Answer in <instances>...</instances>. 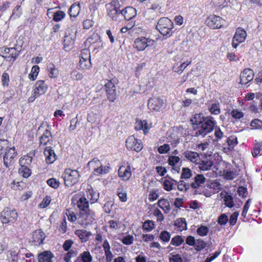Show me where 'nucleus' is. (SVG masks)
I'll list each match as a JSON object with an SVG mask.
<instances>
[{
    "mask_svg": "<svg viewBox=\"0 0 262 262\" xmlns=\"http://www.w3.org/2000/svg\"><path fill=\"white\" fill-rule=\"evenodd\" d=\"M215 124L216 122L212 120L211 117L206 118L205 120L198 127L195 136H205L207 134L213 130Z\"/></svg>",
    "mask_w": 262,
    "mask_h": 262,
    "instance_id": "f257e3e1",
    "label": "nucleus"
},
{
    "mask_svg": "<svg viewBox=\"0 0 262 262\" xmlns=\"http://www.w3.org/2000/svg\"><path fill=\"white\" fill-rule=\"evenodd\" d=\"M173 28L172 21L167 17L160 18L156 26L157 29L164 36L170 37L171 34V30Z\"/></svg>",
    "mask_w": 262,
    "mask_h": 262,
    "instance_id": "f03ea898",
    "label": "nucleus"
},
{
    "mask_svg": "<svg viewBox=\"0 0 262 262\" xmlns=\"http://www.w3.org/2000/svg\"><path fill=\"white\" fill-rule=\"evenodd\" d=\"M77 207L81 211V214L85 215V220L92 222L94 219L95 213L89 208V201L84 196L81 197L77 202Z\"/></svg>",
    "mask_w": 262,
    "mask_h": 262,
    "instance_id": "7ed1b4c3",
    "label": "nucleus"
},
{
    "mask_svg": "<svg viewBox=\"0 0 262 262\" xmlns=\"http://www.w3.org/2000/svg\"><path fill=\"white\" fill-rule=\"evenodd\" d=\"M62 177L64 179L65 185L70 187L79 182L80 174L76 170L66 169L62 174Z\"/></svg>",
    "mask_w": 262,
    "mask_h": 262,
    "instance_id": "20e7f679",
    "label": "nucleus"
},
{
    "mask_svg": "<svg viewBox=\"0 0 262 262\" xmlns=\"http://www.w3.org/2000/svg\"><path fill=\"white\" fill-rule=\"evenodd\" d=\"M118 83V79L116 78H113L111 80H107L105 83L106 96L111 102H114L116 98V85Z\"/></svg>",
    "mask_w": 262,
    "mask_h": 262,
    "instance_id": "39448f33",
    "label": "nucleus"
},
{
    "mask_svg": "<svg viewBox=\"0 0 262 262\" xmlns=\"http://www.w3.org/2000/svg\"><path fill=\"white\" fill-rule=\"evenodd\" d=\"M18 217L17 213L14 209L5 208L1 212V219L3 224L13 223Z\"/></svg>",
    "mask_w": 262,
    "mask_h": 262,
    "instance_id": "423d86ee",
    "label": "nucleus"
},
{
    "mask_svg": "<svg viewBox=\"0 0 262 262\" xmlns=\"http://www.w3.org/2000/svg\"><path fill=\"white\" fill-rule=\"evenodd\" d=\"M108 15L114 20H118L120 19V5L118 1H113L106 5Z\"/></svg>",
    "mask_w": 262,
    "mask_h": 262,
    "instance_id": "0eeeda50",
    "label": "nucleus"
},
{
    "mask_svg": "<svg viewBox=\"0 0 262 262\" xmlns=\"http://www.w3.org/2000/svg\"><path fill=\"white\" fill-rule=\"evenodd\" d=\"M17 156L14 147L10 146L4 155V163L5 166L8 168L14 163V159Z\"/></svg>",
    "mask_w": 262,
    "mask_h": 262,
    "instance_id": "6e6552de",
    "label": "nucleus"
},
{
    "mask_svg": "<svg viewBox=\"0 0 262 262\" xmlns=\"http://www.w3.org/2000/svg\"><path fill=\"white\" fill-rule=\"evenodd\" d=\"M126 146L128 149L133 150L137 152L140 151L143 148L141 141L133 136H129L126 139Z\"/></svg>",
    "mask_w": 262,
    "mask_h": 262,
    "instance_id": "1a4fd4ad",
    "label": "nucleus"
},
{
    "mask_svg": "<svg viewBox=\"0 0 262 262\" xmlns=\"http://www.w3.org/2000/svg\"><path fill=\"white\" fill-rule=\"evenodd\" d=\"M247 37L246 32L241 28H238L232 39V46L236 48L239 43L243 42Z\"/></svg>",
    "mask_w": 262,
    "mask_h": 262,
    "instance_id": "9d476101",
    "label": "nucleus"
},
{
    "mask_svg": "<svg viewBox=\"0 0 262 262\" xmlns=\"http://www.w3.org/2000/svg\"><path fill=\"white\" fill-rule=\"evenodd\" d=\"M224 20L220 16L211 15L206 20V25L213 29L222 27Z\"/></svg>",
    "mask_w": 262,
    "mask_h": 262,
    "instance_id": "9b49d317",
    "label": "nucleus"
},
{
    "mask_svg": "<svg viewBox=\"0 0 262 262\" xmlns=\"http://www.w3.org/2000/svg\"><path fill=\"white\" fill-rule=\"evenodd\" d=\"M164 104L163 100L159 97H152L149 99L148 107L151 111L159 112Z\"/></svg>",
    "mask_w": 262,
    "mask_h": 262,
    "instance_id": "f8f14e48",
    "label": "nucleus"
},
{
    "mask_svg": "<svg viewBox=\"0 0 262 262\" xmlns=\"http://www.w3.org/2000/svg\"><path fill=\"white\" fill-rule=\"evenodd\" d=\"M150 41L151 40L145 37H139L135 39L134 47L138 51H143L149 46Z\"/></svg>",
    "mask_w": 262,
    "mask_h": 262,
    "instance_id": "ddd939ff",
    "label": "nucleus"
},
{
    "mask_svg": "<svg viewBox=\"0 0 262 262\" xmlns=\"http://www.w3.org/2000/svg\"><path fill=\"white\" fill-rule=\"evenodd\" d=\"M48 88V86L44 80H38L34 85L32 92H34L35 95L40 96L47 92Z\"/></svg>",
    "mask_w": 262,
    "mask_h": 262,
    "instance_id": "4468645a",
    "label": "nucleus"
},
{
    "mask_svg": "<svg viewBox=\"0 0 262 262\" xmlns=\"http://www.w3.org/2000/svg\"><path fill=\"white\" fill-rule=\"evenodd\" d=\"M152 127V123H148L146 120H137L135 125V128L137 130L142 129L144 134L146 135L148 130Z\"/></svg>",
    "mask_w": 262,
    "mask_h": 262,
    "instance_id": "2eb2a0df",
    "label": "nucleus"
},
{
    "mask_svg": "<svg viewBox=\"0 0 262 262\" xmlns=\"http://www.w3.org/2000/svg\"><path fill=\"white\" fill-rule=\"evenodd\" d=\"M240 83L241 84H246L253 80L254 78V72L250 69L244 70L241 74Z\"/></svg>",
    "mask_w": 262,
    "mask_h": 262,
    "instance_id": "dca6fc26",
    "label": "nucleus"
},
{
    "mask_svg": "<svg viewBox=\"0 0 262 262\" xmlns=\"http://www.w3.org/2000/svg\"><path fill=\"white\" fill-rule=\"evenodd\" d=\"M124 16L125 20H130L137 15L136 10L132 7H127L120 10V15Z\"/></svg>",
    "mask_w": 262,
    "mask_h": 262,
    "instance_id": "f3484780",
    "label": "nucleus"
},
{
    "mask_svg": "<svg viewBox=\"0 0 262 262\" xmlns=\"http://www.w3.org/2000/svg\"><path fill=\"white\" fill-rule=\"evenodd\" d=\"M220 196L224 200L226 207L231 208L234 206L233 199L230 192L223 191L220 193Z\"/></svg>",
    "mask_w": 262,
    "mask_h": 262,
    "instance_id": "a211bd4d",
    "label": "nucleus"
},
{
    "mask_svg": "<svg viewBox=\"0 0 262 262\" xmlns=\"http://www.w3.org/2000/svg\"><path fill=\"white\" fill-rule=\"evenodd\" d=\"M44 155L46 157V161L48 164L53 163L56 159V155L50 146H47L45 148Z\"/></svg>",
    "mask_w": 262,
    "mask_h": 262,
    "instance_id": "6ab92c4d",
    "label": "nucleus"
},
{
    "mask_svg": "<svg viewBox=\"0 0 262 262\" xmlns=\"http://www.w3.org/2000/svg\"><path fill=\"white\" fill-rule=\"evenodd\" d=\"M45 237V234L42 231L36 230L32 234V242L35 245H40L42 244Z\"/></svg>",
    "mask_w": 262,
    "mask_h": 262,
    "instance_id": "aec40b11",
    "label": "nucleus"
},
{
    "mask_svg": "<svg viewBox=\"0 0 262 262\" xmlns=\"http://www.w3.org/2000/svg\"><path fill=\"white\" fill-rule=\"evenodd\" d=\"M34 150L31 151L27 155L21 157L19 160V163L20 166H30L32 162L33 157L35 156Z\"/></svg>",
    "mask_w": 262,
    "mask_h": 262,
    "instance_id": "412c9836",
    "label": "nucleus"
},
{
    "mask_svg": "<svg viewBox=\"0 0 262 262\" xmlns=\"http://www.w3.org/2000/svg\"><path fill=\"white\" fill-rule=\"evenodd\" d=\"M90 54H82L79 62V67L81 70H86L91 67Z\"/></svg>",
    "mask_w": 262,
    "mask_h": 262,
    "instance_id": "4be33fe9",
    "label": "nucleus"
},
{
    "mask_svg": "<svg viewBox=\"0 0 262 262\" xmlns=\"http://www.w3.org/2000/svg\"><path fill=\"white\" fill-rule=\"evenodd\" d=\"M185 158L188 161L197 164L200 162V154L196 152L186 151L183 153Z\"/></svg>",
    "mask_w": 262,
    "mask_h": 262,
    "instance_id": "5701e85b",
    "label": "nucleus"
},
{
    "mask_svg": "<svg viewBox=\"0 0 262 262\" xmlns=\"http://www.w3.org/2000/svg\"><path fill=\"white\" fill-rule=\"evenodd\" d=\"M118 175L124 181L129 180L132 176L130 166H121L118 170Z\"/></svg>",
    "mask_w": 262,
    "mask_h": 262,
    "instance_id": "b1692460",
    "label": "nucleus"
},
{
    "mask_svg": "<svg viewBox=\"0 0 262 262\" xmlns=\"http://www.w3.org/2000/svg\"><path fill=\"white\" fill-rule=\"evenodd\" d=\"M52 137L51 133L48 129H46L40 138L39 146H40L42 145H50L52 144Z\"/></svg>",
    "mask_w": 262,
    "mask_h": 262,
    "instance_id": "393cba45",
    "label": "nucleus"
},
{
    "mask_svg": "<svg viewBox=\"0 0 262 262\" xmlns=\"http://www.w3.org/2000/svg\"><path fill=\"white\" fill-rule=\"evenodd\" d=\"M193 181L190 183V186L192 188H199L201 184L205 183V177L201 174H196L193 179Z\"/></svg>",
    "mask_w": 262,
    "mask_h": 262,
    "instance_id": "a878e982",
    "label": "nucleus"
},
{
    "mask_svg": "<svg viewBox=\"0 0 262 262\" xmlns=\"http://www.w3.org/2000/svg\"><path fill=\"white\" fill-rule=\"evenodd\" d=\"M177 185V181L170 178L163 179L162 186L164 190L170 191Z\"/></svg>",
    "mask_w": 262,
    "mask_h": 262,
    "instance_id": "bb28decb",
    "label": "nucleus"
},
{
    "mask_svg": "<svg viewBox=\"0 0 262 262\" xmlns=\"http://www.w3.org/2000/svg\"><path fill=\"white\" fill-rule=\"evenodd\" d=\"M53 254L49 251H45L38 255V262H53Z\"/></svg>",
    "mask_w": 262,
    "mask_h": 262,
    "instance_id": "cd10ccee",
    "label": "nucleus"
},
{
    "mask_svg": "<svg viewBox=\"0 0 262 262\" xmlns=\"http://www.w3.org/2000/svg\"><path fill=\"white\" fill-rule=\"evenodd\" d=\"M197 164H199V168L202 171L209 170L212 166V161L207 158H204L202 160L200 159V162Z\"/></svg>",
    "mask_w": 262,
    "mask_h": 262,
    "instance_id": "c85d7f7f",
    "label": "nucleus"
},
{
    "mask_svg": "<svg viewBox=\"0 0 262 262\" xmlns=\"http://www.w3.org/2000/svg\"><path fill=\"white\" fill-rule=\"evenodd\" d=\"M93 257L88 251L81 253L74 260V262H92Z\"/></svg>",
    "mask_w": 262,
    "mask_h": 262,
    "instance_id": "c756f323",
    "label": "nucleus"
},
{
    "mask_svg": "<svg viewBox=\"0 0 262 262\" xmlns=\"http://www.w3.org/2000/svg\"><path fill=\"white\" fill-rule=\"evenodd\" d=\"M251 152L254 158L262 155V141H255Z\"/></svg>",
    "mask_w": 262,
    "mask_h": 262,
    "instance_id": "7c9ffc66",
    "label": "nucleus"
},
{
    "mask_svg": "<svg viewBox=\"0 0 262 262\" xmlns=\"http://www.w3.org/2000/svg\"><path fill=\"white\" fill-rule=\"evenodd\" d=\"M206 118L204 117L202 113H198L194 114L190 119V121L193 125H200L205 120Z\"/></svg>",
    "mask_w": 262,
    "mask_h": 262,
    "instance_id": "2f4dec72",
    "label": "nucleus"
},
{
    "mask_svg": "<svg viewBox=\"0 0 262 262\" xmlns=\"http://www.w3.org/2000/svg\"><path fill=\"white\" fill-rule=\"evenodd\" d=\"M158 205L162 209L165 213H168L170 211V207L169 202L166 199H160L158 202Z\"/></svg>",
    "mask_w": 262,
    "mask_h": 262,
    "instance_id": "473e14b6",
    "label": "nucleus"
},
{
    "mask_svg": "<svg viewBox=\"0 0 262 262\" xmlns=\"http://www.w3.org/2000/svg\"><path fill=\"white\" fill-rule=\"evenodd\" d=\"M174 226L179 231H183L187 229V223L185 219H177L174 224Z\"/></svg>",
    "mask_w": 262,
    "mask_h": 262,
    "instance_id": "72a5a7b5",
    "label": "nucleus"
},
{
    "mask_svg": "<svg viewBox=\"0 0 262 262\" xmlns=\"http://www.w3.org/2000/svg\"><path fill=\"white\" fill-rule=\"evenodd\" d=\"M80 5L73 4L69 9V13L71 17H76L80 12Z\"/></svg>",
    "mask_w": 262,
    "mask_h": 262,
    "instance_id": "f704fd0d",
    "label": "nucleus"
},
{
    "mask_svg": "<svg viewBox=\"0 0 262 262\" xmlns=\"http://www.w3.org/2000/svg\"><path fill=\"white\" fill-rule=\"evenodd\" d=\"M18 171L19 174L25 178H29L32 173L31 170L29 168V166H20Z\"/></svg>",
    "mask_w": 262,
    "mask_h": 262,
    "instance_id": "c9c22d12",
    "label": "nucleus"
},
{
    "mask_svg": "<svg viewBox=\"0 0 262 262\" xmlns=\"http://www.w3.org/2000/svg\"><path fill=\"white\" fill-rule=\"evenodd\" d=\"M99 194L95 191L93 189H90L88 191V198L90 199L91 204L96 202L99 198Z\"/></svg>",
    "mask_w": 262,
    "mask_h": 262,
    "instance_id": "e433bc0d",
    "label": "nucleus"
},
{
    "mask_svg": "<svg viewBox=\"0 0 262 262\" xmlns=\"http://www.w3.org/2000/svg\"><path fill=\"white\" fill-rule=\"evenodd\" d=\"M49 76L51 78H56L59 75V70L55 68V65L51 64L48 67Z\"/></svg>",
    "mask_w": 262,
    "mask_h": 262,
    "instance_id": "4c0bfd02",
    "label": "nucleus"
},
{
    "mask_svg": "<svg viewBox=\"0 0 262 262\" xmlns=\"http://www.w3.org/2000/svg\"><path fill=\"white\" fill-rule=\"evenodd\" d=\"M178 189L181 191H186L190 186V183H187L184 180H181L179 182H177Z\"/></svg>",
    "mask_w": 262,
    "mask_h": 262,
    "instance_id": "58836bf2",
    "label": "nucleus"
},
{
    "mask_svg": "<svg viewBox=\"0 0 262 262\" xmlns=\"http://www.w3.org/2000/svg\"><path fill=\"white\" fill-rule=\"evenodd\" d=\"M87 120L91 123L99 124L101 119L96 114L91 113L88 115Z\"/></svg>",
    "mask_w": 262,
    "mask_h": 262,
    "instance_id": "ea45409f",
    "label": "nucleus"
},
{
    "mask_svg": "<svg viewBox=\"0 0 262 262\" xmlns=\"http://www.w3.org/2000/svg\"><path fill=\"white\" fill-rule=\"evenodd\" d=\"M9 147L7 140H0V156L4 155Z\"/></svg>",
    "mask_w": 262,
    "mask_h": 262,
    "instance_id": "a19ab883",
    "label": "nucleus"
},
{
    "mask_svg": "<svg viewBox=\"0 0 262 262\" xmlns=\"http://www.w3.org/2000/svg\"><path fill=\"white\" fill-rule=\"evenodd\" d=\"M39 71V67L38 66H34L31 69L30 73L28 75V77L30 80L34 81L35 80L38 74Z\"/></svg>",
    "mask_w": 262,
    "mask_h": 262,
    "instance_id": "79ce46f5",
    "label": "nucleus"
},
{
    "mask_svg": "<svg viewBox=\"0 0 262 262\" xmlns=\"http://www.w3.org/2000/svg\"><path fill=\"white\" fill-rule=\"evenodd\" d=\"M101 164L99 160L97 158H94L93 160L88 163V165L93 169L94 173L97 168H100Z\"/></svg>",
    "mask_w": 262,
    "mask_h": 262,
    "instance_id": "37998d69",
    "label": "nucleus"
},
{
    "mask_svg": "<svg viewBox=\"0 0 262 262\" xmlns=\"http://www.w3.org/2000/svg\"><path fill=\"white\" fill-rule=\"evenodd\" d=\"M78 254L76 250L71 249L64 254L63 260L65 262H70L71 258L75 257Z\"/></svg>",
    "mask_w": 262,
    "mask_h": 262,
    "instance_id": "c03bdc74",
    "label": "nucleus"
},
{
    "mask_svg": "<svg viewBox=\"0 0 262 262\" xmlns=\"http://www.w3.org/2000/svg\"><path fill=\"white\" fill-rule=\"evenodd\" d=\"M109 169L110 167L108 166H103L101 164L100 168H97L93 173L97 176L105 174L108 173Z\"/></svg>",
    "mask_w": 262,
    "mask_h": 262,
    "instance_id": "a18cd8bd",
    "label": "nucleus"
},
{
    "mask_svg": "<svg viewBox=\"0 0 262 262\" xmlns=\"http://www.w3.org/2000/svg\"><path fill=\"white\" fill-rule=\"evenodd\" d=\"M183 242L184 239L181 236L177 235L171 239L170 244L174 246H179L181 245Z\"/></svg>",
    "mask_w": 262,
    "mask_h": 262,
    "instance_id": "49530a36",
    "label": "nucleus"
},
{
    "mask_svg": "<svg viewBox=\"0 0 262 262\" xmlns=\"http://www.w3.org/2000/svg\"><path fill=\"white\" fill-rule=\"evenodd\" d=\"M155 228V224L152 221H146L143 225V229L146 231H150Z\"/></svg>",
    "mask_w": 262,
    "mask_h": 262,
    "instance_id": "de8ad7c7",
    "label": "nucleus"
},
{
    "mask_svg": "<svg viewBox=\"0 0 262 262\" xmlns=\"http://www.w3.org/2000/svg\"><path fill=\"white\" fill-rule=\"evenodd\" d=\"M206 243L202 239H199L195 241L194 245L195 249L197 251H201L205 248Z\"/></svg>",
    "mask_w": 262,
    "mask_h": 262,
    "instance_id": "09e8293b",
    "label": "nucleus"
},
{
    "mask_svg": "<svg viewBox=\"0 0 262 262\" xmlns=\"http://www.w3.org/2000/svg\"><path fill=\"white\" fill-rule=\"evenodd\" d=\"M209 232V228L205 226H201L196 230V233L198 235L204 236L206 235Z\"/></svg>",
    "mask_w": 262,
    "mask_h": 262,
    "instance_id": "8fccbe9b",
    "label": "nucleus"
},
{
    "mask_svg": "<svg viewBox=\"0 0 262 262\" xmlns=\"http://www.w3.org/2000/svg\"><path fill=\"white\" fill-rule=\"evenodd\" d=\"M117 192L118 196L121 202H124L127 201V195L125 190L122 188H118Z\"/></svg>",
    "mask_w": 262,
    "mask_h": 262,
    "instance_id": "3c124183",
    "label": "nucleus"
},
{
    "mask_svg": "<svg viewBox=\"0 0 262 262\" xmlns=\"http://www.w3.org/2000/svg\"><path fill=\"white\" fill-rule=\"evenodd\" d=\"M192 171L188 168H183L182 172L181 173V178L187 179L192 177Z\"/></svg>",
    "mask_w": 262,
    "mask_h": 262,
    "instance_id": "603ef678",
    "label": "nucleus"
},
{
    "mask_svg": "<svg viewBox=\"0 0 262 262\" xmlns=\"http://www.w3.org/2000/svg\"><path fill=\"white\" fill-rule=\"evenodd\" d=\"M227 142L230 148H233L237 143V138L234 136H230L227 139Z\"/></svg>",
    "mask_w": 262,
    "mask_h": 262,
    "instance_id": "864d4df0",
    "label": "nucleus"
},
{
    "mask_svg": "<svg viewBox=\"0 0 262 262\" xmlns=\"http://www.w3.org/2000/svg\"><path fill=\"white\" fill-rule=\"evenodd\" d=\"M66 16V13L62 11H58L54 14L53 20L55 21L61 20Z\"/></svg>",
    "mask_w": 262,
    "mask_h": 262,
    "instance_id": "5fc2aeb1",
    "label": "nucleus"
},
{
    "mask_svg": "<svg viewBox=\"0 0 262 262\" xmlns=\"http://www.w3.org/2000/svg\"><path fill=\"white\" fill-rule=\"evenodd\" d=\"M180 161V158L179 157L176 156H169L168 160V164L172 166H174L177 165L178 163H179Z\"/></svg>",
    "mask_w": 262,
    "mask_h": 262,
    "instance_id": "6e6d98bb",
    "label": "nucleus"
},
{
    "mask_svg": "<svg viewBox=\"0 0 262 262\" xmlns=\"http://www.w3.org/2000/svg\"><path fill=\"white\" fill-rule=\"evenodd\" d=\"M209 111L212 114L218 115L220 113V107L219 104L213 103L209 108Z\"/></svg>",
    "mask_w": 262,
    "mask_h": 262,
    "instance_id": "4d7b16f0",
    "label": "nucleus"
},
{
    "mask_svg": "<svg viewBox=\"0 0 262 262\" xmlns=\"http://www.w3.org/2000/svg\"><path fill=\"white\" fill-rule=\"evenodd\" d=\"M171 237L170 234L166 231H163L160 235V238L164 242H168Z\"/></svg>",
    "mask_w": 262,
    "mask_h": 262,
    "instance_id": "13d9d810",
    "label": "nucleus"
},
{
    "mask_svg": "<svg viewBox=\"0 0 262 262\" xmlns=\"http://www.w3.org/2000/svg\"><path fill=\"white\" fill-rule=\"evenodd\" d=\"M170 147L169 144H164L160 146L158 148V152L161 154L167 153L170 150Z\"/></svg>",
    "mask_w": 262,
    "mask_h": 262,
    "instance_id": "bf43d9fd",
    "label": "nucleus"
},
{
    "mask_svg": "<svg viewBox=\"0 0 262 262\" xmlns=\"http://www.w3.org/2000/svg\"><path fill=\"white\" fill-rule=\"evenodd\" d=\"M121 241L124 245H130L133 243L134 237L130 235H127L122 238Z\"/></svg>",
    "mask_w": 262,
    "mask_h": 262,
    "instance_id": "052dcab7",
    "label": "nucleus"
},
{
    "mask_svg": "<svg viewBox=\"0 0 262 262\" xmlns=\"http://www.w3.org/2000/svg\"><path fill=\"white\" fill-rule=\"evenodd\" d=\"M14 51V48H8L3 47L0 48V55L3 57L7 58V54H9L10 51Z\"/></svg>",
    "mask_w": 262,
    "mask_h": 262,
    "instance_id": "680f3d73",
    "label": "nucleus"
},
{
    "mask_svg": "<svg viewBox=\"0 0 262 262\" xmlns=\"http://www.w3.org/2000/svg\"><path fill=\"white\" fill-rule=\"evenodd\" d=\"M251 126L254 129H259L262 128V121L255 119L252 120L251 122Z\"/></svg>",
    "mask_w": 262,
    "mask_h": 262,
    "instance_id": "e2e57ef3",
    "label": "nucleus"
},
{
    "mask_svg": "<svg viewBox=\"0 0 262 262\" xmlns=\"http://www.w3.org/2000/svg\"><path fill=\"white\" fill-rule=\"evenodd\" d=\"M47 184L53 188H57L60 184L59 181L54 178H51L47 181Z\"/></svg>",
    "mask_w": 262,
    "mask_h": 262,
    "instance_id": "0e129e2a",
    "label": "nucleus"
},
{
    "mask_svg": "<svg viewBox=\"0 0 262 262\" xmlns=\"http://www.w3.org/2000/svg\"><path fill=\"white\" fill-rule=\"evenodd\" d=\"M209 187L214 190L213 192L215 193L222 189V185L219 182L214 181L210 183Z\"/></svg>",
    "mask_w": 262,
    "mask_h": 262,
    "instance_id": "69168bd1",
    "label": "nucleus"
},
{
    "mask_svg": "<svg viewBox=\"0 0 262 262\" xmlns=\"http://www.w3.org/2000/svg\"><path fill=\"white\" fill-rule=\"evenodd\" d=\"M9 82V75L7 73H4L2 76V82L3 86H8Z\"/></svg>",
    "mask_w": 262,
    "mask_h": 262,
    "instance_id": "338daca9",
    "label": "nucleus"
},
{
    "mask_svg": "<svg viewBox=\"0 0 262 262\" xmlns=\"http://www.w3.org/2000/svg\"><path fill=\"white\" fill-rule=\"evenodd\" d=\"M169 257V262H182V258L179 254L172 255Z\"/></svg>",
    "mask_w": 262,
    "mask_h": 262,
    "instance_id": "774afa93",
    "label": "nucleus"
}]
</instances>
